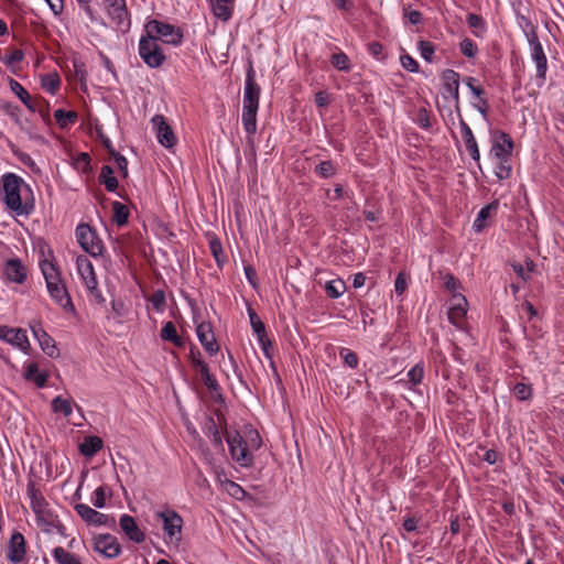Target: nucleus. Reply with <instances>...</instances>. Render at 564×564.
Segmentation results:
<instances>
[{
  "label": "nucleus",
  "instance_id": "45",
  "mask_svg": "<svg viewBox=\"0 0 564 564\" xmlns=\"http://www.w3.org/2000/svg\"><path fill=\"white\" fill-rule=\"evenodd\" d=\"M79 8L85 12L90 22L105 25L102 18L91 8V0H77Z\"/></svg>",
  "mask_w": 564,
  "mask_h": 564
},
{
  "label": "nucleus",
  "instance_id": "42",
  "mask_svg": "<svg viewBox=\"0 0 564 564\" xmlns=\"http://www.w3.org/2000/svg\"><path fill=\"white\" fill-rule=\"evenodd\" d=\"M52 409L55 413H62L65 417H69L73 412L72 402L61 395L52 400Z\"/></svg>",
  "mask_w": 564,
  "mask_h": 564
},
{
  "label": "nucleus",
  "instance_id": "35",
  "mask_svg": "<svg viewBox=\"0 0 564 564\" xmlns=\"http://www.w3.org/2000/svg\"><path fill=\"white\" fill-rule=\"evenodd\" d=\"M54 119L62 129H66L77 121L78 115L76 111L59 108L54 111Z\"/></svg>",
  "mask_w": 564,
  "mask_h": 564
},
{
  "label": "nucleus",
  "instance_id": "15",
  "mask_svg": "<svg viewBox=\"0 0 564 564\" xmlns=\"http://www.w3.org/2000/svg\"><path fill=\"white\" fill-rule=\"evenodd\" d=\"M530 46V55L531 59L534 62L536 67V80H539V86L543 85L546 77L547 72V58L544 53L543 46L539 40V37L528 41Z\"/></svg>",
  "mask_w": 564,
  "mask_h": 564
},
{
  "label": "nucleus",
  "instance_id": "37",
  "mask_svg": "<svg viewBox=\"0 0 564 564\" xmlns=\"http://www.w3.org/2000/svg\"><path fill=\"white\" fill-rule=\"evenodd\" d=\"M347 290L346 283L341 279H335L326 282L325 292L328 297L336 300L339 299Z\"/></svg>",
  "mask_w": 564,
  "mask_h": 564
},
{
  "label": "nucleus",
  "instance_id": "51",
  "mask_svg": "<svg viewBox=\"0 0 564 564\" xmlns=\"http://www.w3.org/2000/svg\"><path fill=\"white\" fill-rule=\"evenodd\" d=\"M406 377H408L409 382H411L412 384H414V386L420 384L424 377L423 364L420 362V364H416L415 366H413L406 372Z\"/></svg>",
  "mask_w": 564,
  "mask_h": 564
},
{
  "label": "nucleus",
  "instance_id": "6",
  "mask_svg": "<svg viewBox=\"0 0 564 564\" xmlns=\"http://www.w3.org/2000/svg\"><path fill=\"white\" fill-rule=\"evenodd\" d=\"M138 53L140 58L150 68L161 67L166 59L158 41L145 32L139 40Z\"/></svg>",
  "mask_w": 564,
  "mask_h": 564
},
{
  "label": "nucleus",
  "instance_id": "40",
  "mask_svg": "<svg viewBox=\"0 0 564 564\" xmlns=\"http://www.w3.org/2000/svg\"><path fill=\"white\" fill-rule=\"evenodd\" d=\"M511 159L495 160V175L499 181H503L511 175Z\"/></svg>",
  "mask_w": 564,
  "mask_h": 564
},
{
  "label": "nucleus",
  "instance_id": "26",
  "mask_svg": "<svg viewBox=\"0 0 564 564\" xmlns=\"http://www.w3.org/2000/svg\"><path fill=\"white\" fill-rule=\"evenodd\" d=\"M23 377L26 381L33 382L37 388H44L48 375L46 371L40 370L37 362L28 361L23 365Z\"/></svg>",
  "mask_w": 564,
  "mask_h": 564
},
{
  "label": "nucleus",
  "instance_id": "1",
  "mask_svg": "<svg viewBox=\"0 0 564 564\" xmlns=\"http://www.w3.org/2000/svg\"><path fill=\"white\" fill-rule=\"evenodd\" d=\"M226 442L232 460L245 468L253 465V452L262 446V438L252 426H247L243 434L238 431L227 432Z\"/></svg>",
  "mask_w": 564,
  "mask_h": 564
},
{
  "label": "nucleus",
  "instance_id": "28",
  "mask_svg": "<svg viewBox=\"0 0 564 564\" xmlns=\"http://www.w3.org/2000/svg\"><path fill=\"white\" fill-rule=\"evenodd\" d=\"M514 13L517 25L523 32L527 41H531L539 37L536 33V25L533 24L532 21L527 15H524L520 10H516Z\"/></svg>",
  "mask_w": 564,
  "mask_h": 564
},
{
  "label": "nucleus",
  "instance_id": "57",
  "mask_svg": "<svg viewBox=\"0 0 564 564\" xmlns=\"http://www.w3.org/2000/svg\"><path fill=\"white\" fill-rule=\"evenodd\" d=\"M400 63L410 73H417L420 69L419 63L409 54L401 55Z\"/></svg>",
  "mask_w": 564,
  "mask_h": 564
},
{
  "label": "nucleus",
  "instance_id": "33",
  "mask_svg": "<svg viewBox=\"0 0 564 564\" xmlns=\"http://www.w3.org/2000/svg\"><path fill=\"white\" fill-rule=\"evenodd\" d=\"M12 93L21 100V102L32 112L35 111V106L31 100L28 90L15 79L11 78L9 82Z\"/></svg>",
  "mask_w": 564,
  "mask_h": 564
},
{
  "label": "nucleus",
  "instance_id": "58",
  "mask_svg": "<svg viewBox=\"0 0 564 564\" xmlns=\"http://www.w3.org/2000/svg\"><path fill=\"white\" fill-rule=\"evenodd\" d=\"M112 159L115 160V163L117 164V167L119 170L121 177L127 178L129 175L127 158L120 153H117L112 156Z\"/></svg>",
  "mask_w": 564,
  "mask_h": 564
},
{
  "label": "nucleus",
  "instance_id": "18",
  "mask_svg": "<svg viewBox=\"0 0 564 564\" xmlns=\"http://www.w3.org/2000/svg\"><path fill=\"white\" fill-rule=\"evenodd\" d=\"M443 95H448L455 104L456 111H459V74L454 69H445L442 73Z\"/></svg>",
  "mask_w": 564,
  "mask_h": 564
},
{
  "label": "nucleus",
  "instance_id": "25",
  "mask_svg": "<svg viewBox=\"0 0 564 564\" xmlns=\"http://www.w3.org/2000/svg\"><path fill=\"white\" fill-rule=\"evenodd\" d=\"M26 268L20 259H9L4 264V274L9 281L22 284L26 280Z\"/></svg>",
  "mask_w": 564,
  "mask_h": 564
},
{
  "label": "nucleus",
  "instance_id": "49",
  "mask_svg": "<svg viewBox=\"0 0 564 564\" xmlns=\"http://www.w3.org/2000/svg\"><path fill=\"white\" fill-rule=\"evenodd\" d=\"M339 357L343 359L344 364L350 368L355 369L358 366L359 358L355 351L347 347H340L339 348Z\"/></svg>",
  "mask_w": 564,
  "mask_h": 564
},
{
  "label": "nucleus",
  "instance_id": "54",
  "mask_svg": "<svg viewBox=\"0 0 564 564\" xmlns=\"http://www.w3.org/2000/svg\"><path fill=\"white\" fill-rule=\"evenodd\" d=\"M256 337H257V341H258L260 348L262 349L265 358L271 359L273 356V345H272V341L268 338L267 332L263 333L262 335L256 336Z\"/></svg>",
  "mask_w": 564,
  "mask_h": 564
},
{
  "label": "nucleus",
  "instance_id": "14",
  "mask_svg": "<svg viewBox=\"0 0 564 564\" xmlns=\"http://www.w3.org/2000/svg\"><path fill=\"white\" fill-rule=\"evenodd\" d=\"M75 511L77 514L88 524L95 527H112L115 524V519L109 516L101 513L88 505L78 503L75 506Z\"/></svg>",
  "mask_w": 564,
  "mask_h": 564
},
{
  "label": "nucleus",
  "instance_id": "16",
  "mask_svg": "<svg viewBox=\"0 0 564 564\" xmlns=\"http://www.w3.org/2000/svg\"><path fill=\"white\" fill-rule=\"evenodd\" d=\"M26 541L22 533L13 532L7 544L6 556L12 564H20L25 560Z\"/></svg>",
  "mask_w": 564,
  "mask_h": 564
},
{
  "label": "nucleus",
  "instance_id": "61",
  "mask_svg": "<svg viewBox=\"0 0 564 564\" xmlns=\"http://www.w3.org/2000/svg\"><path fill=\"white\" fill-rule=\"evenodd\" d=\"M209 248H210V251L215 258V261L216 263L221 267L223 262L225 261L221 256H223V247H221V243L219 242V240L215 239V240H212L209 242Z\"/></svg>",
  "mask_w": 564,
  "mask_h": 564
},
{
  "label": "nucleus",
  "instance_id": "23",
  "mask_svg": "<svg viewBox=\"0 0 564 564\" xmlns=\"http://www.w3.org/2000/svg\"><path fill=\"white\" fill-rule=\"evenodd\" d=\"M207 2L217 20L228 22L232 18L236 0H207Z\"/></svg>",
  "mask_w": 564,
  "mask_h": 564
},
{
  "label": "nucleus",
  "instance_id": "30",
  "mask_svg": "<svg viewBox=\"0 0 564 564\" xmlns=\"http://www.w3.org/2000/svg\"><path fill=\"white\" fill-rule=\"evenodd\" d=\"M160 336L162 340L170 341L178 348H182L185 345L184 339L177 334L176 327L173 322L163 323Z\"/></svg>",
  "mask_w": 564,
  "mask_h": 564
},
{
  "label": "nucleus",
  "instance_id": "50",
  "mask_svg": "<svg viewBox=\"0 0 564 564\" xmlns=\"http://www.w3.org/2000/svg\"><path fill=\"white\" fill-rule=\"evenodd\" d=\"M106 495H107L106 486L97 487L91 495V499H90L91 503L98 509L105 508L106 507Z\"/></svg>",
  "mask_w": 564,
  "mask_h": 564
},
{
  "label": "nucleus",
  "instance_id": "5",
  "mask_svg": "<svg viewBox=\"0 0 564 564\" xmlns=\"http://www.w3.org/2000/svg\"><path fill=\"white\" fill-rule=\"evenodd\" d=\"M144 32L153 36L155 41L162 40L164 43L171 44L175 47L180 46L184 39L181 29L175 28L173 24L155 19L147 22Z\"/></svg>",
  "mask_w": 564,
  "mask_h": 564
},
{
  "label": "nucleus",
  "instance_id": "64",
  "mask_svg": "<svg viewBox=\"0 0 564 564\" xmlns=\"http://www.w3.org/2000/svg\"><path fill=\"white\" fill-rule=\"evenodd\" d=\"M464 83L466 84V86L468 87L470 93L473 95H475L476 97L481 98L482 95L485 94V90H484V88L481 86H476L475 85L476 78H474V77H466L464 79Z\"/></svg>",
  "mask_w": 564,
  "mask_h": 564
},
{
  "label": "nucleus",
  "instance_id": "48",
  "mask_svg": "<svg viewBox=\"0 0 564 564\" xmlns=\"http://www.w3.org/2000/svg\"><path fill=\"white\" fill-rule=\"evenodd\" d=\"M43 88L51 95H55L61 86V80L57 74H47L42 78Z\"/></svg>",
  "mask_w": 564,
  "mask_h": 564
},
{
  "label": "nucleus",
  "instance_id": "34",
  "mask_svg": "<svg viewBox=\"0 0 564 564\" xmlns=\"http://www.w3.org/2000/svg\"><path fill=\"white\" fill-rule=\"evenodd\" d=\"M337 172L338 167L332 160H323L314 167V173L324 180L335 176Z\"/></svg>",
  "mask_w": 564,
  "mask_h": 564
},
{
  "label": "nucleus",
  "instance_id": "22",
  "mask_svg": "<svg viewBox=\"0 0 564 564\" xmlns=\"http://www.w3.org/2000/svg\"><path fill=\"white\" fill-rule=\"evenodd\" d=\"M119 524L127 538L134 543H142L145 540V534L141 531L133 517L130 514H122L119 519Z\"/></svg>",
  "mask_w": 564,
  "mask_h": 564
},
{
  "label": "nucleus",
  "instance_id": "27",
  "mask_svg": "<svg viewBox=\"0 0 564 564\" xmlns=\"http://www.w3.org/2000/svg\"><path fill=\"white\" fill-rule=\"evenodd\" d=\"M498 209V202H492L480 208L478 212L474 223L473 229L475 232L479 234L486 227V220Z\"/></svg>",
  "mask_w": 564,
  "mask_h": 564
},
{
  "label": "nucleus",
  "instance_id": "7",
  "mask_svg": "<svg viewBox=\"0 0 564 564\" xmlns=\"http://www.w3.org/2000/svg\"><path fill=\"white\" fill-rule=\"evenodd\" d=\"M37 527L47 534L56 532L65 535V527L58 514L50 507V503L32 509Z\"/></svg>",
  "mask_w": 564,
  "mask_h": 564
},
{
  "label": "nucleus",
  "instance_id": "4",
  "mask_svg": "<svg viewBox=\"0 0 564 564\" xmlns=\"http://www.w3.org/2000/svg\"><path fill=\"white\" fill-rule=\"evenodd\" d=\"M40 267L51 299L66 313H74V304L56 265L45 259Z\"/></svg>",
  "mask_w": 564,
  "mask_h": 564
},
{
  "label": "nucleus",
  "instance_id": "20",
  "mask_svg": "<svg viewBox=\"0 0 564 564\" xmlns=\"http://www.w3.org/2000/svg\"><path fill=\"white\" fill-rule=\"evenodd\" d=\"M33 336L36 338L42 351L51 357V358H57L59 356V350L56 347L55 340L51 335H48L41 324H36L31 326Z\"/></svg>",
  "mask_w": 564,
  "mask_h": 564
},
{
  "label": "nucleus",
  "instance_id": "43",
  "mask_svg": "<svg viewBox=\"0 0 564 564\" xmlns=\"http://www.w3.org/2000/svg\"><path fill=\"white\" fill-rule=\"evenodd\" d=\"M467 22L469 26L473 29V33L477 37H482L486 32V22L485 20L475 13H469L467 15Z\"/></svg>",
  "mask_w": 564,
  "mask_h": 564
},
{
  "label": "nucleus",
  "instance_id": "41",
  "mask_svg": "<svg viewBox=\"0 0 564 564\" xmlns=\"http://www.w3.org/2000/svg\"><path fill=\"white\" fill-rule=\"evenodd\" d=\"M90 160L91 159L88 153L80 152L73 159V166L76 171L83 174H88L91 172Z\"/></svg>",
  "mask_w": 564,
  "mask_h": 564
},
{
  "label": "nucleus",
  "instance_id": "63",
  "mask_svg": "<svg viewBox=\"0 0 564 564\" xmlns=\"http://www.w3.org/2000/svg\"><path fill=\"white\" fill-rule=\"evenodd\" d=\"M408 289V279L403 272H400L397 275L394 281V291L398 295H402L404 291Z\"/></svg>",
  "mask_w": 564,
  "mask_h": 564
},
{
  "label": "nucleus",
  "instance_id": "38",
  "mask_svg": "<svg viewBox=\"0 0 564 564\" xmlns=\"http://www.w3.org/2000/svg\"><path fill=\"white\" fill-rule=\"evenodd\" d=\"M335 50L336 52L330 57L332 65L340 72H349L351 65L348 55L338 47H335Z\"/></svg>",
  "mask_w": 564,
  "mask_h": 564
},
{
  "label": "nucleus",
  "instance_id": "11",
  "mask_svg": "<svg viewBox=\"0 0 564 564\" xmlns=\"http://www.w3.org/2000/svg\"><path fill=\"white\" fill-rule=\"evenodd\" d=\"M494 142L489 152L492 160L511 159L513 151V140L505 131L498 130L494 134Z\"/></svg>",
  "mask_w": 564,
  "mask_h": 564
},
{
  "label": "nucleus",
  "instance_id": "10",
  "mask_svg": "<svg viewBox=\"0 0 564 564\" xmlns=\"http://www.w3.org/2000/svg\"><path fill=\"white\" fill-rule=\"evenodd\" d=\"M151 123L156 140L162 147L165 149H172L176 145L177 138L163 115H154L151 119Z\"/></svg>",
  "mask_w": 564,
  "mask_h": 564
},
{
  "label": "nucleus",
  "instance_id": "52",
  "mask_svg": "<svg viewBox=\"0 0 564 564\" xmlns=\"http://www.w3.org/2000/svg\"><path fill=\"white\" fill-rule=\"evenodd\" d=\"M459 48H460L462 54L468 58L475 57L476 54L478 53V47H477L476 43L468 37H465L459 43Z\"/></svg>",
  "mask_w": 564,
  "mask_h": 564
},
{
  "label": "nucleus",
  "instance_id": "12",
  "mask_svg": "<svg viewBox=\"0 0 564 564\" xmlns=\"http://www.w3.org/2000/svg\"><path fill=\"white\" fill-rule=\"evenodd\" d=\"M468 311V302L460 293H454L449 300L447 312L448 321L456 328L462 329Z\"/></svg>",
  "mask_w": 564,
  "mask_h": 564
},
{
  "label": "nucleus",
  "instance_id": "47",
  "mask_svg": "<svg viewBox=\"0 0 564 564\" xmlns=\"http://www.w3.org/2000/svg\"><path fill=\"white\" fill-rule=\"evenodd\" d=\"M417 50L420 52V55L421 57L427 62V63H432L433 62V56H434V53H435V46L432 42L430 41H425V40H420L417 42Z\"/></svg>",
  "mask_w": 564,
  "mask_h": 564
},
{
  "label": "nucleus",
  "instance_id": "62",
  "mask_svg": "<svg viewBox=\"0 0 564 564\" xmlns=\"http://www.w3.org/2000/svg\"><path fill=\"white\" fill-rule=\"evenodd\" d=\"M24 58V53L22 50H12L10 54L6 57L4 63L8 66H14L22 62Z\"/></svg>",
  "mask_w": 564,
  "mask_h": 564
},
{
  "label": "nucleus",
  "instance_id": "8",
  "mask_svg": "<svg viewBox=\"0 0 564 564\" xmlns=\"http://www.w3.org/2000/svg\"><path fill=\"white\" fill-rule=\"evenodd\" d=\"M76 239L82 249L91 257H99L104 251V243L97 232L87 224H79L75 230Z\"/></svg>",
  "mask_w": 564,
  "mask_h": 564
},
{
  "label": "nucleus",
  "instance_id": "36",
  "mask_svg": "<svg viewBox=\"0 0 564 564\" xmlns=\"http://www.w3.org/2000/svg\"><path fill=\"white\" fill-rule=\"evenodd\" d=\"M54 561L58 564H82L78 556L66 551L62 546H56L52 551Z\"/></svg>",
  "mask_w": 564,
  "mask_h": 564
},
{
  "label": "nucleus",
  "instance_id": "44",
  "mask_svg": "<svg viewBox=\"0 0 564 564\" xmlns=\"http://www.w3.org/2000/svg\"><path fill=\"white\" fill-rule=\"evenodd\" d=\"M247 313L249 316V321H250V325L253 330V334L256 336H260L263 333H265L264 323L260 319L259 315L256 313V311L250 305H248V307H247Z\"/></svg>",
  "mask_w": 564,
  "mask_h": 564
},
{
  "label": "nucleus",
  "instance_id": "24",
  "mask_svg": "<svg viewBox=\"0 0 564 564\" xmlns=\"http://www.w3.org/2000/svg\"><path fill=\"white\" fill-rule=\"evenodd\" d=\"M107 12L119 31L127 32L130 30L131 20L126 3H121L118 7L107 8Z\"/></svg>",
  "mask_w": 564,
  "mask_h": 564
},
{
  "label": "nucleus",
  "instance_id": "21",
  "mask_svg": "<svg viewBox=\"0 0 564 564\" xmlns=\"http://www.w3.org/2000/svg\"><path fill=\"white\" fill-rule=\"evenodd\" d=\"M77 273L86 289H95L98 284L94 265L85 256H78L76 259Z\"/></svg>",
  "mask_w": 564,
  "mask_h": 564
},
{
  "label": "nucleus",
  "instance_id": "29",
  "mask_svg": "<svg viewBox=\"0 0 564 564\" xmlns=\"http://www.w3.org/2000/svg\"><path fill=\"white\" fill-rule=\"evenodd\" d=\"M98 181L105 186L107 192L117 194L118 180L113 176V170L110 165L101 166ZM118 195L121 196L119 193Z\"/></svg>",
  "mask_w": 564,
  "mask_h": 564
},
{
  "label": "nucleus",
  "instance_id": "2",
  "mask_svg": "<svg viewBox=\"0 0 564 564\" xmlns=\"http://www.w3.org/2000/svg\"><path fill=\"white\" fill-rule=\"evenodd\" d=\"M261 89L256 82V70L251 63L246 70L241 122L248 134L257 131V112Z\"/></svg>",
  "mask_w": 564,
  "mask_h": 564
},
{
  "label": "nucleus",
  "instance_id": "19",
  "mask_svg": "<svg viewBox=\"0 0 564 564\" xmlns=\"http://www.w3.org/2000/svg\"><path fill=\"white\" fill-rule=\"evenodd\" d=\"M196 336L203 348L214 356L219 351V345L215 338L212 324L209 322H202L196 326Z\"/></svg>",
  "mask_w": 564,
  "mask_h": 564
},
{
  "label": "nucleus",
  "instance_id": "53",
  "mask_svg": "<svg viewBox=\"0 0 564 564\" xmlns=\"http://www.w3.org/2000/svg\"><path fill=\"white\" fill-rule=\"evenodd\" d=\"M467 152L469 153L470 158L475 161V163L478 165L479 169H481L480 165V152L478 148V143L476 138L469 139L464 141Z\"/></svg>",
  "mask_w": 564,
  "mask_h": 564
},
{
  "label": "nucleus",
  "instance_id": "13",
  "mask_svg": "<svg viewBox=\"0 0 564 564\" xmlns=\"http://www.w3.org/2000/svg\"><path fill=\"white\" fill-rule=\"evenodd\" d=\"M93 549L106 558H115L121 553V545L117 538L109 533L96 535Z\"/></svg>",
  "mask_w": 564,
  "mask_h": 564
},
{
  "label": "nucleus",
  "instance_id": "56",
  "mask_svg": "<svg viewBox=\"0 0 564 564\" xmlns=\"http://www.w3.org/2000/svg\"><path fill=\"white\" fill-rule=\"evenodd\" d=\"M403 18L413 25L421 24L423 22V15L419 10L411 9L410 6L403 7Z\"/></svg>",
  "mask_w": 564,
  "mask_h": 564
},
{
  "label": "nucleus",
  "instance_id": "3",
  "mask_svg": "<svg viewBox=\"0 0 564 564\" xmlns=\"http://www.w3.org/2000/svg\"><path fill=\"white\" fill-rule=\"evenodd\" d=\"M2 182V202L8 209L17 213V215L28 216L33 205H29L26 202L22 203V191L31 192L30 185L24 180L11 172L4 173L1 177Z\"/></svg>",
  "mask_w": 564,
  "mask_h": 564
},
{
  "label": "nucleus",
  "instance_id": "39",
  "mask_svg": "<svg viewBox=\"0 0 564 564\" xmlns=\"http://www.w3.org/2000/svg\"><path fill=\"white\" fill-rule=\"evenodd\" d=\"M112 219L117 224V226H124L128 223L129 209L126 205L116 200L112 203Z\"/></svg>",
  "mask_w": 564,
  "mask_h": 564
},
{
  "label": "nucleus",
  "instance_id": "60",
  "mask_svg": "<svg viewBox=\"0 0 564 564\" xmlns=\"http://www.w3.org/2000/svg\"><path fill=\"white\" fill-rule=\"evenodd\" d=\"M202 430H203V433H204L207 437H209V436H212V435H215V434H217V433H219V432H220V431H219V429H218V425H217V423H216V421L214 420V417H213V416H207V417L205 419V422H204V424H203Z\"/></svg>",
  "mask_w": 564,
  "mask_h": 564
},
{
  "label": "nucleus",
  "instance_id": "17",
  "mask_svg": "<svg viewBox=\"0 0 564 564\" xmlns=\"http://www.w3.org/2000/svg\"><path fill=\"white\" fill-rule=\"evenodd\" d=\"M0 338L14 347H18L24 354H28L31 348L26 330L22 328H12L0 325Z\"/></svg>",
  "mask_w": 564,
  "mask_h": 564
},
{
  "label": "nucleus",
  "instance_id": "55",
  "mask_svg": "<svg viewBox=\"0 0 564 564\" xmlns=\"http://www.w3.org/2000/svg\"><path fill=\"white\" fill-rule=\"evenodd\" d=\"M150 302H151L153 308L158 313H162L165 308V302H166L164 292L162 290L155 291L152 294Z\"/></svg>",
  "mask_w": 564,
  "mask_h": 564
},
{
  "label": "nucleus",
  "instance_id": "32",
  "mask_svg": "<svg viewBox=\"0 0 564 564\" xmlns=\"http://www.w3.org/2000/svg\"><path fill=\"white\" fill-rule=\"evenodd\" d=\"M26 495L30 499V508L31 510L37 508L42 505L48 503L45 497L43 496L40 487L36 486L35 481L30 479L26 485Z\"/></svg>",
  "mask_w": 564,
  "mask_h": 564
},
{
  "label": "nucleus",
  "instance_id": "46",
  "mask_svg": "<svg viewBox=\"0 0 564 564\" xmlns=\"http://www.w3.org/2000/svg\"><path fill=\"white\" fill-rule=\"evenodd\" d=\"M512 393L519 401H528L532 398L533 390L530 383L518 382L512 388Z\"/></svg>",
  "mask_w": 564,
  "mask_h": 564
},
{
  "label": "nucleus",
  "instance_id": "59",
  "mask_svg": "<svg viewBox=\"0 0 564 564\" xmlns=\"http://www.w3.org/2000/svg\"><path fill=\"white\" fill-rule=\"evenodd\" d=\"M111 311L119 318H122L128 314V308L121 299H112Z\"/></svg>",
  "mask_w": 564,
  "mask_h": 564
},
{
  "label": "nucleus",
  "instance_id": "9",
  "mask_svg": "<svg viewBox=\"0 0 564 564\" xmlns=\"http://www.w3.org/2000/svg\"><path fill=\"white\" fill-rule=\"evenodd\" d=\"M155 517L162 521L163 531L170 542H180L182 539L183 519L173 509L158 511Z\"/></svg>",
  "mask_w": 564,
  "mask_h": 564
},
{
  "label": "nucleus",
  "instance_id": "31",
  "mask_svg": "<svg viewBox=\"0 0 564 564\" xmlns=\"http://www.w3.org/2000/svg\"><path fill=\"white\" fill-rule=\"evenodd\" d=\"M102 448V441L98 436H86L79 444V452L86 457L95 456Z\"/></svg>",
  "mask_w": 564,
  "mask_h": 564
}]
</instances>
